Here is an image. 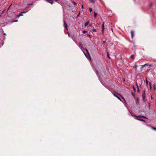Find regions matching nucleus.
Segmentation results:
<instances>
[{
	"label": "nucleus",
	"mask_w": 156,
	"mask_h": 156,
	"mask_svg": "<svg viewBox=\"0 0 156 156\" xmlns=\"http://www.w3.org/2000/svg\"><path fill=\"white\" fill-rule=\"evenodd\" d=\"M79 47L81 49V50L83 51V54H84L86 57H87V58L88 59H90L91 60V58L90 55L88 51V50L86 48L85 50L87 52V54H86L83 51V50L84 48L83 47L82 45L81 44H79Z\"/></svg>",
	"instance_id": "nucleus-1"
},
{
	"label": "nucleus",
	"mask_w": 156,
	"mask_h": 156,
	"mask_svg": "<svg viewBox=\"0 0 156 156\" xmlns=\"http://www.w3.org/2000/svg\"><path fill=\"white\" fill-rule=\"evenodd\" d=\"M130 113L131 114V116L133 117L134 116V117H137L138 118H144V119H147V118L144 116H136V115H134L133 116L132 114L131 113V112H130Z\"/></svg>",
	"instance_id": "nucleus-2"
},
{
	"label": "nucleus",
	"mask_w": 156,
	"mask_h": 156,
	"mask_svg": "<svg viewBox=\"0 0 156 156\" xmlns=\"http://www.w3.org/2000/svg\"><path fill=\"white\" fill-rule=\"evenodd\" d=\"M145 91L144 90L142 92V97L143 98V101H145Z\"/></svg>",
	"instance_id": "nucleus-3"
},
{
	"label": "nucleus",
	"mask_w": 156,
	"mask_h": 156,
	"mask_svg": "<svg viewBox=\"0 0 156 156\" xmlns=\"http://www.w3.org/2000/svg\"><path fill=\"white\" fill-rule=\"evenodd\" d=\"M28 11H26V12H22L20 14H18L17 16V17L18 18H19L21 16H22L23 15V14H22V13H26Z\"/></svg>",
	"instance_id": "nucleus-4"
},
{
	"label": "nucleus",
	"mask_w": 156,
	"mask_h": 156,
	"mask_svg": "<svg viewBox=\"0 0 156 156\" xmlns=\"http://www.w3.org/2000/svg\"><path fill=\"white\" fill-rule=\"evenodd\" d=\"M47 2L51 4H53L54 3L53 1L52 0H45Z\"/></svg>",
	"instance_id": "nucleus-5"
},
{
	"label": "nucleus",
	"mask_w": 156,
	"mask_h": 156,
	"mask_svg": "<svg viewBox=\"0 0 156 156\" xmlns=\"http://www.w3.org/2000/svg\"><path fill=\"white\" fill-rule=\"evenodd\" d=\"M113 94L114 96L117 98L120 101H121V98L119 97L117 95H116V94H114V93H113Z\"/></svg>",
	"instance_id": "nucleus-6"
},
{
	"label": "nucleus",
	"mask_w": 156,
	"mask_h": 156,
	"mask_svg": "<svg viewBox=\"0 0 156 156\" xmlns=\"http://www.w3.org/2000/svg\"><path fill=\"white\" fill-rule=\"evenodd\" d=\"M131 37L133 38L134 35V32L132 30L131 31Z\"/></svg>",
	"instance_id": "nucleus-7"
},
{
	"label": "nucleus",
	"mask_w": 156,
	"mask_h": 156,
	"mask_svg": "<svg viewBox=\"0 0 156 156\" xmlns=\"http://www.w3.org/2000/svg\"><path fill=\"white\" fill-rule=\"evenodd\" d=\"M64 27L65 28H66V30H67V24L65 23L64 20Z\"/></svg>",
	"instance_id": "nucleus-8"
},
{
	"label": "nucleus",
	"mask_w": 156,
	"mask_h": 156,
	"mask_svg": "<svg viewBox=\"0 0 156 156\" xmlns=\"http://www.w3.org/2000/svg\"><path fill=\"white\" fill-rule=\"evenodd\" d=\"M102 33H103V32L104 31V23H103L102 25Z\"/></svg>",
	"instance_id": "nucleus-9"
},
{
	"label": "nucleus",
	"mask_w": 156,
	"mask_h": 156,
	"mask_svg": "<svg viewBox=\"0 0 156 156\" xmlns=\"http://www.w3.org/2000/svg\"><path fill=\"white\" fill-rule=\"evenodd\" d=\"M136 120H138L140 121H141L145 122V121L144 120V119H139V118H136Z\"/></svg>",
	"instance_id": "nucleus-10"
},
{
	"label": "nucleus",
	"mask_w": 156,
	"mask_h": 156,
	"mask_svg": "<svg viewBox=\"0 0 156 156\" xmlns=\"http://www.w3.org/2000/svg\"><path fill=\"white\" fill-rule=\"evenodd\" d=\"M153 88L155 90H156V85L155 83L153 84Z\"/></svg>",
	"instance_id": "nucleus-11"
},
{
	"label": "nucleus",
	"mask_w": 156,
	"mask_h": 156,
	"mask_svg": "<svg viewBox=\"0 0 156 156\" xmlns=\"http://www.w3.org/2000/svg\"><path fill=\"white\" fill-rule=\"evenodd\" d=\"M88 24H89V22H86V23H85V24H84V26L85 27L87 26L88 25Z\"/></svg>",
	"instance_id": "nucleus-12"
},
{
	"label": "nucleus",
	"mask_w": 156,
	"mask_h": 156,
	"mask_svg": "<svg viewBox=\"0 0 156 156\" xmlns=\"http://www.w3.org/2000/svg\"><path fill=\"white\" fill-rule=\"evenodd\" d=\"M94 16L96 18V16H97V13H96L95 12H94Z\"/></svg>",
	"instance_id": "nucleus-13"
},
{
	"label": "nucleus",
	"mask_w": 156,
	"mask_h": 156,
	"mask_svg": "<svg viewBox=\"0 0 156 156\" xmlns=\"http://www.w3.org/2000/svg\"><path fill=\"white\" fill-rule=\"evenodd\" d=\"M107 56H108V58H109L110 59V57L109 56V53H108V52H107Z\"/></svg>",
	"instance_id": "nucleus-14"
},
{
	"label": "nucleus",
	"mask_w": 156,
	"mask_h": 156,
	"mask_svg": "<svg viewBox=\"0 0 156 156\" xmlns=\"http://www.w3.org/2000/svg\"><path fill=\"white\" fill-rule=\"evenodd\" d=\"M148 65V64H144V65H143L142 66V68L144 66Z\"/></svg>",
	"instance_id": "nucleus-15"
},
{
	"label": "nucleus",
	"mask_w": 156,
	"mask_h": 156,
	"mask_svg": "<svg viewBox=\"0 0 156 156\" xmlns=\"http://www.w3.org/2000/svg\"><path fill=\"white\" fill-rule=\"evenodd\" d=\"M130 57L131 58L133 59L134 57V55H131Z\"/></svg>",
	"instance_id": "nucleus-16"
},
{
	"label": "nucleus",
	"mask_w": 156,
	"mask_h": 156,
	"mask_svg": "<svg viewBox=\"0 0 156 156\" xmlns=\"http://www.w3.org/2000/svg\"><path fill=\"white\" fill-rule=\"evenodd\" d=\"M92 8H89V11L90 12H92Z\"/></svg>",
	"instance_id": "nucleus-17"
},
{
	"label": "nucleus",
	"mask_w": 156,
	"mask_h": 156,
	"mask_svg": "<svg viewBox=\"0 0 156 156\" xmlns=\"http://www.w3.org/2000/svg\"><path fill=\"white\" fill-rule=\"evenodd\" d=\"M90 1L92 3H94L95 2L94 0H90Z\"/></svg>",
	"instance_id": "nucleus-18"
},
{
	"label": "nucleus",
	"mask_w": 156,
	"mask_h": 156,
	"mask_svg": "<svg viewBox=\"0 0 156 156\" xmlns=\"http://www.w3.org/2000/svg\"><path fill=\"white\" fill-rule=\"evenodd\" d=\"M68 36H69V37H72V38H73V37H72V36H69V33H68Z\"/></svg>",
	"instance_id": "nucleus-19"
},
{
	"label": "nucleus",
	"mask_w": 156,
	"mask_h": 156,
	"mask_svg": "<svg viewBox=\"0 0 156 156\" xmlns=\"http://www.w3.org/2000/svg\"><path fill=\"white\" fill-rule=\"evenodd\" d=\"M149 84H150V88L151 89L152 88L151 83H150Z\"/></svg>",
	"instance_id": "nucleus-20"
},
{
	"label": "nucleus",
	"mask_w": 156,
	"mask_h": 156,
	"mask_svg": "<svg viewBox=\"0 0 156 156\" xmlns=\"http://www.w3.org/2000/svg\"><path fill=\"white\" fill-rule=\"evenodd\" d=\"M87 31H86V30H83V33H87Z\"/></svg>",
	"instance_id": "nucleus-21"
},
{
	"label": "nucleus",
	"mask_w": 156,
	"mask_h": 156,
	"mask_svg": "<svg viewBox=\"0 0 156 156\" xmlns=\"http://www.w3.org/2000/svg\"><path fill=\"white\" fill-rule=\"evenodd\" d=\"M73 4H74V5H76V2H73Z\"/></svg>",
	"instance_id": "nucleus-22"
},
{
	"label": "nucleus",
	"mask_w": 156,
	"mask_h": 156,
	"mask_svg": "<svg viewBox=\"0 0 156 156\" xmlns=\"http://www.w3.org/2000/svg\"><path fill=\"white\" fill-rule=\"evenodd\" d=\"M92 31L93 32H96V29H93L92 30Z\"/></svg>",
	"instance_id": "nucleus-23"
},
{
	"label": "nucleus",
	"mask_w": 156,
	"mask_h": 156,
	"mask_svg": "<svg viewBox=\"0 0 156 156\" xmlns=\"http://www.w3.org/2000/svg\"><path fill=\"white\" fill-rule=\"evenodd\" d=\"M146 83L147 84H148V81L147 80V79H146Z\"/></svg>",
	"instance_id": "nucleus-24"
},
{
	"label": "nucleus",
	"mask_w": 156,
	"mask_h": 156,
	"mask_svg": "<svg viewBox=\"0 0 156 156\" xmlns=\"http://www.w3.org/2000/svg\"><path fill=\"white\" fill-rule=\"evenodd\" d=\"M151 128L152 129H153L155 130H156V128H155V127H152Z\"/></svg>",
	"instance_id": "nucleus-25"
},
{
	"label": "nucleus",
	"mask_w": 156,
	"mask_h": 156,
	"mask_svg": "<svg viewBox=\"0 0 156 156\" xmlns=\"http://www.w3.org/2000/svg\"><path fill=\"white\" fill-rule=\"evenodd\" d=\"M18 21V20H14V21H13V22H17Z\"/></svg>",
	"instance_id": "nucleus-26"
},
{
	"label": "nucleus",
	"mask_w": 156,
	"mask_h": 156,
	"mask_svg": "<svg viewBox=\"0 0 156 156\" xmlns=\"http://www.w3.org/2000/svg\"><path fill=\"white\" fill-rule=\"evenodd\" d=\"M53 1H55L56 2H58V0H52Z\"/></svg>",
	"instance_id": "nucleus-27"
},
{
	"label": "nucleus",
	"mask_w": 156,
	"mask_h": 156,
	"mask_svg": "<svg viewBox=\"0 0 156 156\" xmlns=\"http://www.w3.org/2000/svg\"><path fill=\"white\" fill-rule=\"evenodd\" d=\"M87 36L89 37L90 38H91V36L90 35V34H87Z\"/></svg>",
	"instance_id": "nucleus-28"
},
{
	"label": "nucleus",
	"mask_w": 156,
	"mask_h": 156,
	"mask_svg": "<svg viewBox=\"0 0 156 156\" xmlns=\"http://www.w3.org/2000/svg\"><path fill=\"white\" fill-rule=\"evenodd\" d=\"M136 104L138 103V102H139L138 100H136Z\"/></svg>",
	"instance_id": "nucleus-29"
},
{
	"label": "nucleus",
	"mask_w": 156,
	"mask_h": 156,
	"mask_svg": "<svg viewBox=\"0 0 156 156\" xmlns=\"http://www.w3.org/2000/svg\"><path fill=\"white\" fill-rule=\"evenodd\" d=\"M137 66L136 65H135L134 66V67L135 69H136L137 68Z\"/></svg>",
	"instance_id": "nucleus-30"
},
{
	"label": "nucleus",
	"mask_w": 156,
	"mask_h": 156,
	"mask_svg": "<svg viewBox=\"0 0 156 156\" xmlns=\"http://www.w3.org/2000/svg\"><path fill=\"white\" fill-rule=\"evenodd\" d=\"M147 66H149V67H151V64H150V65H149L148 64V65H146Z\"/></svg>",
	"instance_id": "nucleus-31"
},
{
	"label": "nucleus",
	"mask_w": 156,
	"mask_h": 156,
	"mask_svg": "<svg viewBox=\"0 0 156 156\" xmlns=\"http://www.w3.org/2000/svg\"><path fill=\"white\" fill-rule=\"evenodd\" d=\"M5 11V10H4V11H3L2 12V14H3V13H4Z\"/></svg>",
	"instance_id": "nucleus-32"
},
{
	"label": "nucleus",
	"mask_w": 156,
	"mask_h": 156,
	"mask_svg": "<svg viewBox=\"0 0 156 156\" xmlns=\"http://www.w3.org/2000/svg\"><path fill=\"white\" fill-rule=\"evenodd\" d=\"M33 5V3L28 4V5Z\"/></svg>",
	"instance_id": "nucleus-33"
},
{
	"label": "nucleus",
	"mask_w": 156,
	"mask_h": 156,
	"mask_svg": "<svg viewBox=\"0 0 156 156\" xmlns=\"http://www.w3.org/2000/svg\"><path fill=\"white\" fill-rule=\"evenodd\" d=\"M95 72H96V74L98 75V71H96Z\"/></svg>",
	"instance_id": "nucleus-34"
},
{
	"label": "nucleus",
	"mask_w": 156,
	"mask_h": 156,
	"mask_svg": "<svg viewBox=\"0 0 156 156\" xmlns=\"http://www.w3.org/2000/svg\"><path fill=\"white\" fill-rule=\"evenodd\" d=\"M82 9H83V5H82Z\"/></svg>",
	"instance_id": "nucleus-35"
},
{
	"label": "nucleus",
	"mask_w": 156,
	"mask_h": 156,
	"mask_svg": "<svg viewBox=\"0 0 156 156\" xmlns=\"http://www.w3.org/2000/svg\"><path fill=\"white\" fill-rule=\"evenodd\" d=\"M151 99H153V97L151 95Z\"/></svg>",
	"instance_id": "nucleus-36"
},
{
	"label": "nucleus",
	"mask_w": 156,
	"mask_h": 156,
	"mask_svg": "<svg viewBox=\"0 0 156 156\" xmlns=\"http://www.w3.org/2000/svg\"><path fill=\"white\" fill-rule=\"evenodd\" d=\"M80 13H79L77 15V16L78 17V16H79L80 15Z\"/></svg>",
	"instance_id": "nucleus-37"
},
{
	"label": "nucleus",
	"mask_w": 156,
	"mask_h": 156,
	"mask_svg": "<svg viewBox=\"0 0 156 156\" xmlns=\"http://www.w3.org/2000/svg\"><path fill=\"white\" fill-rule=\"evenodd\" d=\"M133 89L134 90H136V89L134 87H133Z\"/></svg>",
	"instance_id": "nucleus-38"
},
{
	"label": "nucleus",
	"mask_w": 156,
	"mask_h": 156,
	"mask_svg": "<svg viewBox=\"0 0 156 156\" xmlns=\"http://www.w3.org/2000/svg\"><path fill=\"white\" fill-rule=\"evenodd\" d=\"M105 41H103V43L104 44H105Z\"/></svg>",
	"instance_id": "nucleus-39"
},
{
	"label": "nucleus",
	"mask_w": 156,
	"mask_h": 156,
	"mask_svg": "<svg viewBox=\"0 0 156 156\" xmlns=\"http://www.w3.org/2000/svg\"><path fill=\"white\" fill-rule=\"evenodd\" d=\"M10 6H11V5H10V6H9V8H8V9H9V8H10Z\"/></svg>",
	"instance_id": "nucleus-40"
},
{
	"label": "nucleus",
	"mask_w": 156,
	"mask_h": 156,
	"mask_svg": "<svg viewBox=\"0 0 156 156\" xmlns=\"http://www.w3.org/2000/svg\"><path fill=\"white\" fill-rule=\"evenodd\" d=\"M148 104H149V107L150 108V103H149Z\"/></svg>",
	"instance_id": "nucleus-41"
},
{
	"label": "nucleus",
	"mask_w": 156,
	"mask_h": 156,
	"mask_svg": "<svg viewBox=\"0 0 156 156\" xmlns=\"http://www.w3.org/2000/svg\"><path fill=\"white\" fill-rule=\"evenodd\" d=\"M111 30H112V32H113V30L112 29Z\"/></svg>",
	"instance_id": "nucleus-42"
},
{
	"label": "nucleus",
	"mask_w": 156,
	"mask_h": 156,
	"mask_svg": "<svg viewBox=\"0 0 156 156\" xmlns=\"http://www.w3.org/2000/svg\"><path fill=\"white\" fill-rule=\"evenodd\" d=\"M4 44V43H3L2 44V45H3Z\"/></svg>",
	"instance_id": "nucleus-43"
},
{
	"label": "nucleus",
	"mask_w": 156,
	"mask_h": 156,
	"mask_svg": "<svg viewBox=\"0 0 156 156\" xmlns=\"http://www.w3.org/2000/svg\"><path fill=\"white\" fill-rule=\"evenodd\" d=\"M4 35H5V34L4 33Z\"/></svg>",
	"instance_id": "nucleus-44"
},
{
	"label": "nucleus",
	"mask_w": 156,
	"mask_h": 156,
	"mask_svg": "<svg viewBox=\"0 0 156 156\" xmlns=\"http://www.w3.org/2000/svg\"><path fill=\"white\" fill-rule=\"evenodd\" d=\"M2 15V14L1 15H0V17Z\"/></svg>",
	"instance_id": "nucleus-45"
}]
</instances>
